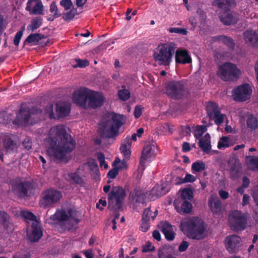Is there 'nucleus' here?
I'll list each match as a JSON object with an SVG mask.
<instances>
[{
  "label": "nucleus",
  "instance_id": "f257e3e1",
  "mask_svg": "<svg viewBox=\"0 0 258 258\" xmlns=\"http://www.w3.org/2000/svg\"><path fill=\"white\" fill-rule=\"evenodd\" d=\"M76 145L75 140L67 133L63 125L52 127L49 132L48 155L53 160L63 161Z\"/></svg>",
  "mask_w": 258,
  "mask_h": 258
},
{
  "label": "nucleus",
  "instance_id": "f03ea898",
  "mask_svg": "<svg viewBox=\"0 0 258 258\" xmlns=\"http://www.w3.org/2000/svg\"><path fill=\"white\" fill-rule=\"evenodd\" d=\"M124 116L114 112H105L98 123V133L102 138L110 139L118 134L119 128L124 123Z\"/></svg>",
  "mask_w": 258,
  "mask_h": 258
},
{
  "label": "nucleus",
  "instance_id": "7ed1b4c3",
  "mask_svg": "<svg viewBox=\"0 0 258 258\" xmlns=\"http://www.w3.org/2000/svg\"><path fill=\"white\" fill-rule=\"evenodd\" d=\"M46 223L50 225L60 224L63 230L70 229L80 222L78 212L71 207L62 208L47 218Z\"/></svg>",
  "mask_w": 258,
  "mask_h": 258
},
{
  "label": "nucleus",
  "instance_id": "20e7f679",
  "mask_svg": "<svg viewBox=\"0 0 258 258\" xmlns=\"http://www.w3.org/2000/svg\"><path fill=\"white\" fill-rule=\"evenodd\" d=\"M180 229L188 237L192 239L199 240L205 237L204 222L198 217H193L182 222Z\"/></svg>",
  "mask_w": 258,
  "mask_h": 258
},
{
  "label": "nucleus",
  "instance_id": "39448f33",
  "mask_svg": "<svg viewBox=\"0 0 258 258\" xmlns=\"http://www.w3.org/2000/svg\"><path fill=\"white\" fill-rule=\"evenodd\" d=\"M13 192L19 198L30 196L38 188L37 183L33 180H27L23 177H17L11 181Z\"/></svg>",
  "mask_w": 258,
  "mask_h": 258
},
{
  "label": "nucleus",
  "instance_id": "423d86ee",
  "mask_svg": "<svg viewBox=\"0 0 258 258\" xmlns=\"http://www.w3.org/2000/svg\"><path fill=\"white\" fill-rule=\"evenodd\" d=\"M176 48L177 45L173 42L158 45L153 54L154 60L159 65L169 66Z\"/></svg>",
  "mask_w": 258,
  "mask_h": 258
},
{
  "label": "nucleus",
  "instance_id": "0eeeda50",
  "mask_svg": "<svg viewBox=\"0 0 258 258\" xmlns=\"http://www.w3.org/2000/svg\"><path fill=\"white\" fill-rule=\"evenodd\" d=\"M73 100L77 105L86 108L87 101L88 106L93 108L97 107V92L87 88H81L73 94Z\"/></svg>",
  "mask_w": 258,
  "mask_h": 258
},
{
  "label": "nucleus",
  "instance_id": "6e6552de",
  "mask_svg": "<svg viewBox=\"0 0 258 258\" xmlns=\"http://www.w3.org/2000/svg\"><path fill=\"white\" fill-rule=\"evenodd\" d=\"M42 112L41 109L37 107H21L19 113L13 123L17 125L24 126L33 125L37 121V120H34L35 117L33 116L40 114Z\"/></svg>",
  "mask_w": 258,
  "mask_h": 258
},
{
  "label": "nucleus",
  "instance_id": "1a4fd4ad",
  "mask_svg": "<svg viewBox=\"0 0 258 258\" xmlns=\"http://www.w3.org/2000/svg\"><path fill=\"white\" fill-rule=\"evenodd\" d=\"M125 196V191L122 187L113 186L108 194V208L114 212L122 210L123 202Z\"/></svg>",
  "mask_w": 258,
  "mask_h": 258
},
{
  "label": "nucleus",
  "instance_id": "9d476101",
  "mask_svg": "<svg viewBox=\"0 0 258 258\" xmlns=\"http://www.w3.org/2000/svg\"><path fill=\"white\" fill-rule=\"evenodd\" d=\"M166 94L171 98L179 100L188 94V89L183 81H172L166 86Z\"/></svg>",
  "mask_w": 258,
  "mask_h": 258
},
{
  "label": "nucleus",
  "instance_id": "9b49d317",
  "mask_svg": "<svg viewBox=\"0 0 258 258\" xmlns=\"http://www.w3.org/2000/svg\"><path fill=\"white\" fill-rule=\"evenodd\" d=\"M62 197V194L60 190L53 188H47L41 194L40 206L44 209L54 207L60 201Z\"/></svg>",
  "mask_w": 258,
  "mask_h": 258
},
{
  "label": "nucleus",
  "instance_id": "f8f14e48",
  "mask_svg": "<svg viewBox=\"0 0 258 258\" xmlns=\"http://www.w3.org/2000/svg\"><path fill=\"white\" fill-rule=\"evenodd\" d=\"M19 147L18 138L12 134H0V152L12 154L17 152Z\"/></svg>",
  "mask_w": 258,
  "mask_h": 258
},
{
  "label": "nucleus",
  "instance_id": "ddd939ff",
  "mask_svg": "<svg viewBox=\"0 0 258 258\" xmlns=\"http://www.w3.org/2000/svg\"><path fill=\"white\" fill-rule=\"evenodd\" d=\"M240 71L237 66L231 62H225L221 65L217 71L218 76L225 81H233L237 80Z\"/></svg>",
  "mask_w": 258,
  "mask_h": 258
},
{
  "label": "nucleus",
  "instance_id": "4468645a",
  "mask_svg": "<svg viewBox=\"0 0 258 258\" xmlns=\"http://www.w3.org/2000/svg\"><path fill=\"white\" fill-rule=\"evenodd\" d=\"M229 225L234 231L244 230L247 224V216L240 211H232L228 217Z\"/></svg>",
  "mask_w": 258,
  "mask_h": 258
},
{
  "label": "nucleus",
  "instance_id": "2eb2a0df",
  "mask_svg": "<svg viewBox=\"0 0 258 258\" xmlns=\"http://www.w3.org/2000/svg\"><path fill=\"white\" fill-rule=\"evenodd\" d=\"M45 110L50 119H58L69 115L71 106L69 103L66 102H58L55 104V113L53 112L52 104L47 106Z\"/></svg>",
  "mask_w": 258,
  "mask_h": 258
},
{
  "label": "nucleus",
  "instance_id": "dca6fc26",
  "mask_svg": "<svg viewBox=\"0 0 258 258\" xmlns=\"http://www.w3.org/2000/svg\"><path fill=\"white\" fill-rule=\"evenodd\" d=\"M252 89L248 84L238 86L232 91V96L236 101L243 102L250 98Z\"/></svg>",
  "mask_w": 258,
  "mask_h": 258
},
{
  "label": "nucleus",
  "instance_id": "f3484780",
  "mask_svg": "<svg viewBox=\"0 0 258 258\" xmlns=\"http://www.w3.org/2000/svg\"><path fill=\"white\" fill-rule=\"evenodd\" d=\"M147 195V192H145L140 188H135L130 192L128 200L134 205L137 206L140 204L146 205L148 202Z\"/></svg>",
  "mask_w": 258,
  "mask_h": 258
},
{
  "label": "nucleus",
  "instance_id": "a211bd4d",
  "mask_svg": "<svg viewBox=\"0 0 258 258\" xmlns=\"http://www.w3.org/2000/svg\"><path fill=\"white\" fill-rule=\"evenodd\" d=\"M240 237L236 235L228 236L224 240L225 247L230 253L237 252L240 246Z\"/></svg>",
  "mask_w": 258,
  "mask_h": 258
},
{
  "label": "nucleus",
  "instance_id": "6ab92c4d",
  "mask_svg": "<svg viewBox=\"0 0 258 258\" xmlns=\"http://www.w3.org/2000/svg\"><path fill=\"white\" fill-rule=\"evenodd\" d=\"M221 22L225 25H234L238 21L237 14L233 12H221L219 14Z\"/></svg>",
  "mask_w": 258,
  "mask_h": 258
},
{
  "label": "nucleus",
  "instance_id": "aec40b11",
  "mask_svg": "<svg viewBox=\"0 0 258 258\" xmlns=\"http://www.w3.org/2000/svg\"><path fill=\"white\" fill-rule=\"evenodd\" d=\"M31 232L28 234L29 239L32 242L38 241L42 236V229L38 221L31 223Z\"/></svg>",
  "mask_w": 258,
  "mask_h": 258
},
{
  "label": "nucleus",
  "instance_id": "412c9836",
  "mask_svg": "<svg viewBox=\"0 0 258 258\" xmlns=\"http://www.w3.org/2000/svg\"><path fill=\"white\" fill-rule=\"evenodd\" d=\"M175 61L176 63L187 64L191 62V58L186 49L179 48L175 50Z\"/></svg>",
  "mask_w": 258,
  "mask_h": 258
},
{
  "label": "nucleus",
  "instance_id": "4be33fe9",
  "mask_svg": "<svg viewBox=\"0 0 258 258\" xmlns=\"http://www.w3.org/2000/svg\"><path fill=\"white\" fill-rule=\"evenodd\" d=\"M244 40L249 46L258 48V33L254 30H247L243 33Z\"/></svg>",
  "mask_w": 258,
  "mask_h": 258
},
{
  "label": "nucleus",
  "instance_id": "5701e85b",
  "mask_svg": "<svg viewBox=\"0 0 258 258\" xmlns=\"http://www.w3.org/2000/svg\"><path fill=\"white\" fill-rule=\"evenodd\" d=\"M208 206L214 214L220 215L222 210L221 201L217 197L211 196L208 200Z\"/></svg>",
  "mask_w": 258,
  "mask_h": 258
},
{
  "label": "nucleus",
  "instance_id": "b1692460",
  "mask_svg": "<svg viewBox=\"0 0 258 258\" xmlns=\"http://www.w3.org/2000/svg\"><path fill=\"white\" fill-rule=\"evenodd\" d=\"M215 5L221 9V12H229L236 6V3L235 0H216Z\"/></svg>",
  "mask_w": 258,
  "mask_h": 258
},
{
  "label": "nucleus",
  "instance_id": "393cba45",
  "mask_svg": "<svg viewBox=\"0 0 258 258\" xmlns=\"http://www.w3.org/2000/svg\"><path fill=\"white\" fill-rule=\"evenodd\" d=\"M199 146L203 151L206 153H209L211 149L210 136L207 133L205 135L204 138L200 140Z\"/></svg>",
  "mask_w": 258,
  "mask_h": 258
},
{
  "label": "nucleus",
  "instance_id": "a878e982",
  "mask_svg": "<svg viewBox=\"0 0 258 258\" xmlns=\"http://www.w3.org/2000/svg\"><path fill=\"white\" fill-rule=\"evenodd\" d=\"M153 155L152 148L151 145H146L142 151V155L140 159V164L141 165H144L145 161L150 159L152 156Z\"/></svg>",
  "mask_w": 258,
  "mask_h": 258
},
{
  "label": "nucleus",
  "instance_id": "bb28decb",
  "mask_svg": "<svg viewBox=\"0 0 258 258\" xmlns=\"http://www.w3.org/2000/svg\"><path fill=\"white\" fill-rule=\"evenodd\" d=\"M45 38L44 34L40 33H35L30 34L24 41V45L33 43L34 44H37L39 41L42 39Z\"/></svg>",
  "mask_w": 258,
  "mask_h": 258
},
{
  "label": "nucleus",
  "instance_id": "cd10ccee",
  "mask_svg": "<svg viewBox=\"0 0 258 258\" xmlns=\"http://www.w3.org/2000/svg\"><path fill=\"white\" fill-rule=\"evenodd\" d=\"M215 40L222 42L224 44L227 45L230 49H234L235 47V43L233 39L225 35H219L214 37Z\"/></svg>",
  "mask_w": 258,
  "mask_h": 258
},
{
  "label": "nucleus",
  "instance_id": "c85d7f7f",
  "mask_svg": "<svg viewBox=\"0 0 258 258\" xmlns=\"http://www.w3.org/2000/svg\"><path fill=\"white\" fill-rule=\"evenodd\" d=\"M206 110L209 118L220 110L218 105L215 102L209 101L206 105Z\"/></svg>",
  "mask_w": 258,
  "mask_h": 258
},
{
  "label": "nucleus",
  "instance_id": "c756f323",
  "mask_svg": "<svg viewBox=\"0 0 258 258\" xmlns=\"http://www.w3.org/2000/svg\"><path fill=\"white\" fill-rule=\"evenodd\" d=\"M247 165L249 169L252 171L258 170V157L254 156H246Z\"/></svg>",
  "mask_w": 258,
  "mask_h": 258
},
{
  "label": "nucleus",
  "instance_id": "7c9ffc66",
  "mask_svg": "<svg viewBox=\"0 0 258 258\" xmlns=\"http://www.w3.org/2000/svg\"><path fill=\"white\" fill-rule=\"evenodd\" d=\"M43 19L41 17H36L33 19L31 23L27 27V30L34 32L35 30L39 28L42 25Z\"/></svg>",
  "mask_w": 258,
  "mask_h": 258
},
{
  "label": "nucleus",
  "instance_id": "2f4dec72",
  "mask_svg": "<svg viewBox=\"0 0 258 258\" xmlns=\"http://www.w3.org/2000/svg\"><path fill=\"white\" fill-rule=\"evenodd\" d=\"M241 171V167L239 162L235 161L231 166L230 169V176L233 178H236L240 176Z\"/></svg>",
  "mask_w": 258,
  "mask_h": 258
},
{
  "label": "nucleus",
  "instance_id": "473e14b6",
  "mask_svg": "<svg viewBox=\"0 0 258 258\" xmlns=\"http://www.w3.org/2000/svg\"><path fill=\"white\" fill-rule=\"evenodd\" d=\"M29 1L27 3L26 10L29 11L30 14L38 15L42 13L43 6L41 3H37L35 6L33 7L32 9H31L29 6Z\"/></svg>",
  "mask_w": 258,
  "mask_h": 258
},
{
  "label": "nucleus",
  "instance_id": "72a5a7b5",
  "mask_svg": "<svg viewBox=\"0 0 258 258\" xmlns=\"http://www.w3.org/2000/svg\"><path fill=\"white\" fill-rule=\"evenodd\" d=\"M0 224L4 226V228L8 229L11 225L10 217L9 214L4 211H0Z\"/></svg>",
  "mask_w": 258,
  "mask_h": 258
},
{
  "label": "nucleus",
  "instance_id": "f704fd0d",
  "mask_svg": "<svg viewBox=\"0 0 258 258\" xmlns=\"http://www.w3.org/2000/svg\"><path fill=\"white\" fill-rule=\"evenodd\" d=\"M89 170H90L91 176L94 179H96L97 176V163L94 159H88L87 163Z\"/></svg>",
  "mask_w": 258,
  "mask_h": 258
},
{
  "label": "nucleus",
  "instance_id": "c9c22d12",
  "mask_svg": "<svg viewBox=\"0 0 258 258\" xmlns=\"http://www.w3.org/2000/svg\"><path fill=\"white\" fill-rule=\"evenodd\" d=\"M247 126L252 130H258V119L253 115H249L246 121Z\"/></svg>",
  "mask_w": 258,
  "mask_h": 258
},
{
  "label": "nucleus",
  "instance_id": "e433bc0d",
  "mask_svg": "<svg viewBox=\"0 0 258 258\" xmlns=\"http://www.w3.org/2000/svg\"><path fill=\"white\" fill-rule=\"evenodd\" d=\"M206 169V164L201 160H198L192 164L191 170L192 173L200 172Z\"/></svg>",
  "mask_w": 258,
  "mask_h": 258
},
{
  "label": "nucleus",
  "instance_id": "4c0bfd02",
  "mask_svg": "<svg viewBox=\"0 0 258 258\" xmlns=\"http://www.w3.org/2000/svg\"><path fill=\"white\" fill-rule=\"evenodd\" d=\"M119 98L122 101L128 100L131 96V93L128 89H125V86H122V89L118 91Z\"/></svg>",
  "mask_w": 258,
  "mask_h": 258
},
{
  "label": "nucleus",
  "instance_id": "58836bf2",
  "mask_svg": "<svg viewBox=\"0 0 258 258\" xmlns=\"http://www.w3.org/2000/svg\"><path fill=\"white\" fill-rule=\"evenodd\" d=\"M230 141L227 137H222L220 138L218 143V148L219 149H225L231 146Z\"/></svg>",
  "mask_w": 258,
  "mask_h": 258
},
{
  "label": "nucleus",
  "instance_id": "ea45409f",
  "mask_svg": "<svg viewBox=\"0 0 258 258\" xmlns=\"http://www.w3.org/2000/svg\"><path fill=\"white\" fill-rule=\"evenodd\" d=\"M224 114L221 113L220 110L210 118L211 120H214L216 124L220 125L223 122Z\"/></svg>",
  "mask_w": 258,
  "mask_h": 258
},
{
  "label": "nucleus",
  "instance_id": "a19ab883",
  "mask_svg": "<svg viewBox=\"0 0 258 258\" xmlns=\"http://www.w3.org/2000/svg\"><path fill=\"white\" fill-rule=\"evenodd\" d=\"M181 198L184 201L191 200L193 199V192L191 189L184 188L181 193Z\"/></svg>",
  "mask_w": 258,
  "mask_h": 258
},
{
  "label": "nucleus",
  "instance_id": "79ce46f5",
  "mask_svg": "<svg viewBox=\"0 0 258 258\" xmlns=\"http://www.w3.org/2000/svg\"><path fill=\"white\" fill-rule=\"evenodd\" d=\"M192 208V205L191 203L187 200L184 201L181 205V210L186 214L189 213Z\"/></svg>",
  "mask_w": 258,
  "mask_h": 258
},
{
  "label": "nucleus",
  "instance_id": "37998d69",
  "mask_svg": "<svg viewBox=\"0 0 258 258\" xmlns=\"http://www.w3.org/2000/svg\"><path fill=\"white\" fill-rule=\"evenodd\" d=\"M120 150L123 156L124 160L130 158L131 152L130 148L126 144H122L120 147Z\"/></svg>",
  "mask_w": 258,
  "mask_h": 258
},
{
  "label": "nucleus",
  "instance_id": "c03bdc74",
  "mask_svg": "<svg viewBox=\"0 0 258 258\" xmlns=\"http://www.w3.org/2000/svg\"><path fill=\"white\" fill-rule=\"evenodd\" d=\"M21 215L26 220H30L32 222L37 221V217L32 212L23 211H22Z\"/></svg>",
  "mask_w": 258,
  "mask_h": 258
},
{
  "label": "nucleus",
  "instance_id": "a18cd8bd",
  "mask_svg": "<svg viewBox=\"0 0 258 258\" xmlns=\"http://www.w3.org/2000/svg\"><path fill=\"white\" fill-rule=\"evenodd\" d=\"M161 231L163 233L165 231L172 229V225L168 221H161L159 225Z\"/></svg>",
  "mask_w": 258,
  "mask_h": 258
},
{
  "label": "nucleus",
  "instance_id": "49530a36",
  "mask_svg": "<svg viewBox=\"0 0 258 258\" xmlns=\"http://www.w3.org/2000/svg\"><path fill=\"white\" fill-rule=\"evenodd\" d=\"M76 15V10H71L67 13H63L62 14V19L66 21H70L73 20Z\"/></svg>",
  "mask_w": 258,
  "mask_h": 258
},
{
  "label": "nucleus",
  "instance_id": "de8ad7c7",
  "mask_svg": "<svg viewBox=\"0 0 258 258\" xmlns=\"http://www.w3.org/2000/svg\"><path fill=\"white\" fill-rule=\"evenodd\" d=\"M50 12L53 13L54 18H58L61 16V13L58 11L57 7L55 2H53L50 6Z\"/></svg>",
  "mask_w": 258,
  "mask_h": 258
},
{
  "label": "nucleus",
  "instance_id": "09e8293b",
  "mask_svg": "<svg viewBox=\"0 0 258 258\" xmlns=\"http://www.w3.org/2000/svg\"><path fill=\"white\" fill-rule=\"evenodd\" d=\"M98 161L99 162L101 167H104V169H107L108 165L105 160L104 154L102 152H98Z\"/></svg>",
  "mask_w": 258,
  "mask_h": 258
},
{
  "label": "nucleus",
  "instance_id": "8fccbe9b",
  "mask_svg": "<svg viewBox=\"0 0 258 258\" xmlns=\"http://www.w3.org/2000/svg\"><path fill=\"white\" fill-rule=\"evenodd\" d=\"M168 31L171 33H178L182 35H187L188 32L185 28L171 27L168 29Z\"/></svg>",
  "mask_w": 258,
  "mask_h": 258
},
{
  "label": "nucleus",
  "instance_id": "3c124183",
  "mask_svg": "<svg viewBox=\"0 0 258 258\" xmlns=\"http://www.w3.org/2000/svg\"><path fill=\"white\" fill-rule=\"evenodd\" d=\"M70 177L74 182L77 184H82L83 183V179L77 172L72 173L70 174Z\"/></svg>",
  "mask_w": 258,
  "mask_h": 258
},
{
  "label": "nucleus",
  "instance_id": "603ef678",
  "mask_svg": "<svg viewBox=\"0 0 258 258\" xmlns=\"http://www.w3.org/2000/svg\"><path fill=\"white\" fill-rule=\"evenodd\" d=\"M179 180H180V183H183L186 182H192L196 180V177L190 174L187 173L185 175L184 178H179Z\"/></svg>",
  "mask_w": 258,
  "mask_h": 258
},
{
  "label": "nucleus",
  "instance_id": "864d4df0",
  "mask_svg": "<svg viewBox=\"0 0 258 258\" xmlns=\"http://www.w3.org/2000/svg\"><path fill=\"white\" fill-rule=\"evenodd\" d=\"M76 64L74 66V68H85L89 64V62L87 59H76Z\"/></svg>",
  "mask_w": 258,
  "mask_h": 258
},
{
  "label": "nucleus",
  "instance_id": "5fc2aeb1",
  "mask_svg": "<svg viewBox=\"0 0 258 258\" xmlns=\"http://www.w3.org/2000/svg\"><path fill=\"white\" fill-rule=\"evenodd\" d=\"M154 250L155 247L152 245V243L150 241H148L145 245H143V252L153 251Z\"/></svg>",
  "mask_w": 258,
  "mask_h": 258
},
{
  "label": "nucleus",
  "instance_id": "6e6d98bb",
  "mask_svg": "<svg viewBox=\"0 0 258 258\" xmlns=\"http://www.w3.org/2000/svg\"><path fill=\"white\" fill-rule=\"evenodd\" d=\"M60 5L66 11L71 9L73 6V3L71 0H61Z\"/></svg>",
  "mask_w": 258,
  "mask_h": 258
},
{
  "label": "nucleus",
  "instance_id": "4d7b16f0",
  "mask_svg": "<svg viewBox=\"0 0 258 258\" xmlns=\"http://www.w3.org/2000/svg\"><path fill=\"white\" fill-rule=\"evenodd\" d=\"M150 227L149 221L142 219L140 229L143 232H146L149 230Z\"/></svg>",
  "mask_w": 258,
  "mask_h": 258
},
{
  "label": "nucleus",
  "instance_id": "13d9d810",
  "mask_svg": "<svg viewBox=\"0 0 258 258\" xmlns=\"http://www.w3.org/2000/svg\"><path fill=\"white\" fill-rule=\"evenodd\" d=\"M23 146L24 149L27 150H29L32 148V142L29 137H26L23 141Z\"/></svg>",
  "mask_w": 258,
  "mask_h": 258
},
{
  "label": "nucleus",
  "instance_id": "bf43d9fd",
  "mask_svg": "<svg viewBox=\"0 0 258 258\" xmlns=\"http://www.w3.org/2000/svg\"><path fill=\"white\" fill-rule=\"evenodd\" d=\"M106 102V98L103 93L100 92H98V107L102 106Z\"/></svg>",
  "mask_w": 258,
  "mask_h": 258
},
{
  "label": "nucleus",
  "instance_id": "052dcab7",
  "mask_svg": "<svg viewBox=\"0 0 258 258\" xmlns=\"http://www.w3.org/2000/svg\"><path fill=\"white\" fill-rule=\"evenodd\" d=\"M118 174V168H113L107 173V176L109 178H114Z\"/></svg>",
  "mask_w": 258,
  "mask_h": 258
},
{
  "label": "nucleus",
  "instance_id": "680f3d73",
  "mask_svg": "<svg viewBox=\"0 0 258 258\" xmlns=\"http://www.w3.org/2000/svg\"><path fill=\"white\" fill-rule=\"evenodd\" d=\"M152 212L150 208L145 209L142 215V219L150 221V217L152 215Z\"/></svg>",
  "mask_w": 258,
  "mask_h": 258
},
{
  "label": "nucleus",
  "instance_id": "e2e57ef3",
  "mask_svg": "<svg viewBox=\"0 0 258 258\" xmlns=\"http://www.w3.org/2000/svg\"><path fill=\"white\" fill-rule=\"evenodd\" d=\"M163 234L165 235L166 239L169 241L173 240L175 238V233L173 231V230L165 231Z\"/></svg>",
  "mask_w": 258,
  "mask_h": 258
},
{
  "label": "nucleus",
  "instance_id": "0e129e2a",
  "mask_svg": "<svg viewBox=\"0 0 258 258\" xmlns=\"http://www.w3.org/2000/svg\"><path fill=\"white\" fill-rule=\"evenodd\" d=\"M23 35V31H19L17 32L16 34L14 39V43L16 46H18L21 39Z\"/></svg>",
  "mask_w": 258,
  "mask_h": 258
},
{
  "label": "nucleus",
  "instance_id": "69168bd1",
  "mask_svg": "<svg viewBox=\"0 0 258 258\" xmlns=\"http://www.w3.org/2000/svg\"><path fill=\"white\" fill-rule=\"evenodd\" d=\"M143 107L141 105H137L134 110V116L136 118H139L142 113Z\"/></svg>",
  "mask_w": 258,
  "mask_h": 258
},
{
  "label": "nucleus",
  "instance_id": "338daca9",
  "mask_svg": "<svg viewBox=\"0 0 258 258\" xmlns=\"http://www.w3.org/2000/svg\"><path fill=\"white\" fill-rule=\"evenodd\" d=\"M189 246L188 242L186 241H182L178 247V251L180 252L185 251Z\"/></svg>",
  "mask_w": 258,
  "mask_h": 258
},
{
  "label": "nucleus",
  "instance_id": "774afa93",
  "mask_svg": "<svg viewBox=\"0 0 258 258\" xmlns=\"http://www.w3.org/2000/svg\"><path fill=\"white\" fill-rule=\"evenodd\" d=\"M206 127L205 126L201 125L200 126H198V128L197 131V133L195 134V136L198 138V136L199 137L202 136L203 134L206 132Z\"/></svg>",
  "mask_w": 258,
  "mask_h": 258
}]
</instances>
